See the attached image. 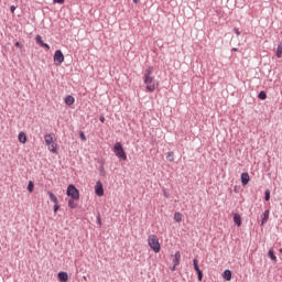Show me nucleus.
Returning a JSON list of instances; mask_svg holds the SVG:
<instances>
[{
	"instance_id": "obj_1",
	"label": "nucleus",
	"mask_w": 282,
	"mask_h": 282,
	"mask_svg": "<svg viewBox=\"0 0 282 282\" xmlns=\"http://www.w3.org/2000/svg\"><path fill=\"white\" fill-rule=\"evenodd\" d=\"M153 66H149L143 75V83L148 93H154L159 87V80L155 79Z\"/></svg>"
},
{
	"instance_id": "obj_2",
	"label": "nucleus",
	"mask_w": 282,
	"mask_h": 282,
	"mask_svg": "<svg viewBox=\"0 0 282 282\" xmlns=\"http://www.w3.org/2000/svg\"><path fill=\"white\" fill-rule=\"evenodd\" d=\"M45 144L48 147V151L53 154H57V143L54 133L45 134Z\"/></svg>"
},
{
	"instance_id": "obj_3",
	"label": "nucleus",
	"mask_w": 282,
	"mask_h": 282,
	"mask_svg": "<svg viewBox=\"0 0 282 282\" xmlns=\"http://www.w3.org/2000/svg\"><path fill=\"white\" fill-rule=\"evenodd\" d=\"M148 242L149 246L151 247V249L155 252L159 253L161 251V246H160V241L156 235H151L148 238Z\"/></svg>"
},
{
	"instance_id": "obj_4",
	"label": "nucleus",
	"mask_w": 282,
	"mask_h": 282,
	"mask_svg": "<svg viewBox=\"0 0 282 282\" xmlns=\"http://www.w3.org/2000/svg\"><path fill=\"white\" fill-rule=\"evenodd\" d=\"M115 154L118 159L127 161V154L122 148V144L120 142H117L113 147Z\"/></svg>"
},
{
	"instance_id": "obj_5",
	"label": "nucleus",
	"mask_w": 282,
	"mask_h": 282,
	"mask_svg": "<svg viewBox=\"0 0 282 282\" xmlns=\"http://www.w3.org/2000/svg\"><path fill=\"white\" fill-rule=\"evenodd\" d=\"M67 196L72 197L75 200L79 199V191L75 187V185L73 184L68 185Z\"/></svg>"
},
{
	"instance_id": "obj_6",
	"label": "nucleus",
	"mask_w": 282,
	"mask_h": 282,
	"mask_svg": "<svg viewBox=\"0 0 282 282\" xmlns=\"http://www.w3.org/2000/svg\"><path fill=\"white\" fill-rule=\"evenodd\" d=\"M54 62H55L56 66H61L63 64L64 55L61 50L55 51Z\"/></svg>"
},
{
	"instance_id": "obj_7",
	"label": "nucleus",
	"mask_w": 282,
	"mask_h": 282,
	"mask_svg": "<svg viewBox=\"0 0 282 282\" xmlns=\"http://www.w3.org/2000/svg\"><path fill=\"white\" fill-rule=\"evenodd\" d=\"M194 269L196 271V274H198V281H203V271L199 269L197 259H194Z\"/></svg>"
},
{
	"instance_id": "obj_8",
	"label": "nucleus",
	"mask_w": 282,
	"mask_h": 282,
	"mask_svg": "<svg viewBox=\"0 0 282 282\" xmlns=\"http://www.w3.org/2000/svg\"><path fill=\"white\" fill-rule=\"evenodd\" d=\"M96 195L99 197L104 196V185L100 181H98L96 184Z\"/></svg>"
},
{
	"instance_id": "obj_9",
	"label": "nucleus",
	"mask_w": 282,
	"mask_h": 282,
	"mask_svg": "<svg viewBox=\"0 0 282 282\" xmlns=\"http://www.w3.org/2000/svg\"><path fill=\"white\" fill-rule=\"evenodd\" d=\"M240 181L242 182V186H247L248 183L250 182L249 173H242V175H240Z\"/></svg>"
},
{
	"instance_id": "obj_10",
	"label": "nucleus",
	"mask_w": 282,
	"mask_h": 282,
	"mask_svg": "<svg viewBox=\"0 0 282 282\" xmlns=\"http://www.w3.org/2000/svg\"><path fill=\"white\" fill-rule=\"evenodd\" d=\"M269 216H270V210L267 209L264 210V213H262V215L260 216V219L262 221V226L267 224L268 219H269Z\"/></svg>"
},
{
	"instance_id": "obj_11",
	"label": "nucleus",
	"mask_w": 282,
	"mask_h": 282,
	"mask_svg": "<svg viewBox=\"0 0 282 282\" xmlns=\"http://www.w3.org/2000/svg\"><path fill=\"white\" fill-rule=\"evenodd\" d=\"M223 279H225L227 282L231 281L232 272L229 269L225 270V272H223Z\"/></svg>"
},
{
	"instance_id": "obj_12",
	"label": "nucleus",
	"mask_w": 282,
	"mask_h": 282,
	"mask_svg": "<svg viewBox=\"0 0 282 282\" xmlns=\"http://www.w3.org/2000/svg\"><path fill=\"white\" fill-rule=\"evenodd\" d=\"M58 280H59L61 282H68V273L65 272V271H61V272L58 273Z\"/></svg>"
},
{
	"instance_id": "obj_13",
	"label": "nucleus",
	"mask_w": 282,
	"mask_h": 282,
	"mask_svg": "<svg viewBox=\"0 0 282 282\" xmlns=\"http://www.w3.org/2000/svg\"><path fill=\"white\" fill-rule=\"evenodd\" d=\"M180 261H181V252L176 251V253L173 256V263L175 264V267L180 264Z\"/></svg>"
},
{
	"instance_id": "obj_14",
	"label": "nucleus",
	"mask_w": 282,
	"mask_h": 282,
	"mask_svg": "<svg viewBox=\"0 0 282 282\" xmlns=\"http://www.w3.org/2000/svg\"><path fill=\"white\" fill-rule=\"evenodd\" d=\"M74 102H75V98L72 96V95H68V96H66V98H65V104L67 105V106H73L74 105Z\"/></svg>"
},
{
	"instance_id": "obj_15",
	"label": "nucleus",
	"mask_w": 282,
	"mask_h": 282,
	"mask_svg": "<svg viewBox=\"0 0 282 282\" xmlns=\"http://www.w3.org/2000/svg\"><path fill=\"white\" fill-rule=\"evenodd\" d=\"M234 223H236V226H241V216L239 214H234Z\"/></svg>"
},
{
	"instance_id": "obj_16",
	"label": "nucleus",
	"mask_w": 282,
	"mask_h": 282,
	"mask_svg": "<svg viewBox=\"0 0 282 282\" xmlns=\"http://www.w3.org/2000/svg\"><path fill=\"white\" fill-rule=\"evenodd\" d=\"M26 141H28V139H26L25 133L24 132H20V134H19V142L22 143V144H25Z\"/></svg>"
},
{
	"instance_id": "obj_17",
	"label": "nucleus",
	"mask_w": 282,
	"mask_h": 282,
	"mask_svg": "<svg viewBox=\"0 0 282 282\" xmlns=\"http://www.w3.org/2000/svg\"><path fill=\"white\" fill-rule=\"evenodd\" d=\"M68 207L72 208V209L77 208V203L75 202L74 198H70V199L68 200Z\"/></svg>"
},
{
	"instance_id": "obj_18",
	"label": "nucleus",
	"mask_w": 282,
	"mask_h": 282,
	"mask_svg": "<svg viewBox=\"0 0 282 282\" xmlns=\"http://www.w3.org/2000/svg\"><path fill=\"white\" fill-rule=\"evenodd\" d=\"M278 58H282V44H278V51L275 52Z\"/></svg>"
},
{
	"instance_id": "obj_19",
	"label": "nucleus",
	"mask_w": 282,
	"mask_h": 282,
	"mask_svg": "<svg viewBox=\"0 0 282 282\" xmlns=\"http://www.w3.org/2000/svg\"><path fill=\"white\" fill-rule=\"evenodd\" d=\"M48 196L52 203L58 204L57 197L52 192H48Z\"/></svg>"
},
{
	"instance_id": "obj_20",
	"label": "nucleus",
	"mask_w": 282,
	"mask_h": 282,
	"mask_svg": "<svg viewBox=\"0 0 282 282\" xmlns=\"http://www.w3.org/2000/svg\"><path fill=\"white\" fill-rule=\"evenodd\" d=\"M182 218H183V215L180 212H176L175 215H174V220L176 223H181Z\"/></svg>"
},
{
	"instance_id": "obj_21",
	"label": "nucleus",
	"mask_w": 282,
	"mask_h": 282,
	"mask_svg": "<svg viewBox=\"0 0 282 282\" xmlns=\"http://www.w3.org/2000/svg\"><path fill=\"white\" fill-rule=\"evenodd\" d=\"M267 93L264 90L260 91V94H258V98L260 100H265L267 99Z\"/></svg>"
},
{
	"instance_id": "obj_22",
	"label": "nucleus",
	"mask_w": 282,
	"mask_h": 282,
	"mask_svg": "<svg viewBox=\"0 0 282 282\" xmlns=\"http://www.w3.org/2000/svg\"><path fill=\"white\" fill-rule=\"evenodd\" d=\"M269 258H271V261H275L276 262V257L274 254V250H269Z\"/></svg>"
},
{
	"instance_id": "obj_23",
	"label": "nucleus",
	"mask_w": 282,
	"mask_h": 282,
	"mask_svg": "<svg viewBox=\"0 0 282 282\" xmlns=\"http://www.w3.org/2000/svg\"><path fill=\"white\" fill-rule=\"evenodd\" d=\"M271 197L270 189L264 191V200L269 202Z\"/></svg>"
},
{
	"instance_id": "obj_24",
	"label": "nucleus",
	"mask_w": 282,
	"mask_h": 282,
	"mask_svg": "<svg viewBox=\"0 0 282 282\" xmlns=\"http://www.w3.org/2000/svg\"><path fill=\"white\" fill-rule=\"evenodd\" d=\"M28 191H29L30 193H33V191H34V184H33L32 181L29 182Z\"/></svg>"
},
{
	"instance_id": "obj_25",
	"label": "nucleus",
	"mask_w": 282,
	"mask_h": 282,
	"mask_svg": "<svg viewBox=\"0 0 282 282\" xmlns=\"http://www.w3.org/2000/svg\"><path fill=\"white\" fill-rule=\"evenodd\" d=\"M166 159H167V161L173 162L174 161V152H169Z\"/></svg>"
},
{
	"instance_id": "obj_26",
	"label": "nucleus",
	"mask_w": 282,
	"mask_h": 282,
	"mask_svg": "<svg viewBox=\"0 0 282 282\" xmlns=\"http://www.w3.org/2000/svg\"><path fill=\"white\" fill-rule=\"evenodd\" d=\"M35 40H36V43H37L39 45H41V46L43 45L44 42L42 41V36H41V35H36V39H35Z\"/></svg>"
},
{
	"instance_id": "obj_27",
	"label": "nucleus",
	"mask_w": 282,
	"mask_h": 282,
	"mask_svg": "<svg viewBox=\"0 0 282 282\" xmlns=\"http://www.w3.org/2000/svg\"><path fill=\"white\" fill-rule=\"evenodd\" d=\"M99 173H100V176H102V177L106 176V171H105V167H104V166H100Z\"/></svg>"
},
{
	"instance_id": "obj_28",
	"label": "nucleus",
	"mask_w": 282,
	"mask_h": 282,
	"mask_svg": "<svg viewBox=\"0 0 282 282\" xmlns=\"http://www.w3.org/2000/svg\"><path fill=\"white\" fill-rule=\"evenodd\" d=\"M54 4H64L65 0H53Z\"/></svg>"
},
{
	"instance_id": "obj_29",
	"label": "nucleus",
	"mask_w": 282,
	"mask_h": 282,
	"mask_svg": "<svg viewBox=\"0 0 282 282\" xmlns=\"http://www.w3.org/2000/svg\"><path fill=\"white\" fill-rule=\"evenodd\" d=\"M234 33H236L237 36H240V35H241L239 29H237V28H234Z\"/></svg>"
},
{
	"instance_id": "obj_30",
	"label": "nucleus",
	"mask_w": 282,
	"mask_h": 282,
	"mask_svg": "<svg viewBox=\"0 0 282 282\" xmlns=\"http://www.w3.org/2000/svg\"><path fill=\"white\" fill-rule=\"evenodd\" d=\"M15 47H18V48H22V47H23V45H22V43H20V42H15Z\"/></svg>"
},
{
	"instance_id": "obj_31",
	"label": "nucleus",
	"mask_w": 282,
	"mask_h": 282,
	"mask_svg": "<svg viewBox=\"0 0 282 282\" xmlns=\"http://www.w3.org/2000/svg\"><path fill=\"white\" fill-rule=\"evenodd\" d=\"M41 47L46 48L47 51L50 50V45L47 43H43Z\"/></svg>"
},
{
	"instance_id": "obj_32",
	"label": "nucleus",
	"mask_w": 282,
	"mask_h": 282,
	"mask_svg": "<svg viewBox=\"0 0 282 282\" xmlns=\"http://www.w3.org/2000/svg\"><path fill=\"white\" fill-rule=\"evenodd\" d=\"M80 139L83 140V141H86V135H85V133L82 131L80 132Z\"/></svg>"
},
{
	"instance_id": "obj_33",
	"label": "nucleus",
	"mask_w": 282,
	"mask_h": 282,
	"mask_svg": "<svg viewBox=\"0 0 282 282\" xmlns=\"http://www.w3.org/2000/svg\"><path fill=\"white\" fill-rule=\"evenodd\" d=\"M59 209V205L58 203L54 205V213H57V210Z\"/></svg>"
},
{
	"instance_id": "obj_34",
	"label": "nucleus",
	"mask_w": 282,
	"mask_h": 282,
	"mask_svg": "<svg viewBox=\"0 0 282 282\" xmlns=\"http://www.w3.org/2000/svg\"><path fill=\"white\" fill-rule=\"evenodd\" d=\"M15 9H17L15 6H11V7H10V10H11V13H12V14H14Z\"/></svg>"
},
{
	"instance_id": "obj_35",
	"label": "nucleus",
	"mask_w": 282,
	"mask_h": 282,
	"mask_svg": "<svg viewBox=\"0 0 282 282\" xmlns=\"http://www.w3.org/2000/svg\"><path fill=\"white\" fill-rule=\"evenodd\" d=\"M99 120H100L101 123H105V117L104 116H100Z\"/></svg>"
},
{
	"instance_id": "obj_36",
	"label": "nucleus",
	"mask_w": 282,
	"mask_h": 282,
	"mask_svg": "<svg viewBox=\"0 0 282 282\" xmlns=\"http://www.w3.org/2000/svg\"><path fill=\"white\" fill-rule=\"evenodd\" d=\"M164 196L166 197V198H170V194L164 189Z\"/></svg>"
},
{
	"instance_id": "obj_37",
	"label": "nucleus",
	"mask_w": 282,
	"mask_h": 282,
	"mask_svg": "<svg viewBox=\"0 0 282 282\" xmlns=\"http://www.w3.org/2000/svg\"><path fill=\"white\" fill-rule=\"evenodd\" d=\"M176 270V265L173 264V267L171 268V271L174 272Z\"/></svg>"
},
{
	"instance_id": "obj_38",
	"label": "nucleus",
	"mask_w": 282,
	"mask_h": 282,
	"mask_svg": "<svg viewBox=\"0 0 282 282\" xmlns=\"http://www.w3.org/2000/svg\"><path fill=\"white\" fill-rule=\"evenodd\" d=\"M133 3L138 4V3H140V0H133Z\"/></svg>"
},
{
	"instance_id": "obj_39",
	"label": "nucleus",
	"mask_w": 282,
	"mask_h": 282,
	"mask_svg": "<svg viewBox=\"0 0 282 282\" xmlns=\"http://www.w3.org/2000/svg\"><path fill=\"white\" fill-rule=\"evenodd\" d=\"M98 223H99V225L101 224V220H100V218H98Z\"/></svg>"
},
{
	"instance_id": "obj_40",
	"label": "nucleus",
	"mask_w": 282,
	"mask_h": 282,
	"mask_svg": "<svg viewBox=\"0 0 282 282\" xmlns=\"http://www.w3.org/2000/svg\"><path fill=\"white\" fill-rule=\"evenodd\" d=\"M280 253H282V248H280Z\"/></svg>"
}]
</instances>
